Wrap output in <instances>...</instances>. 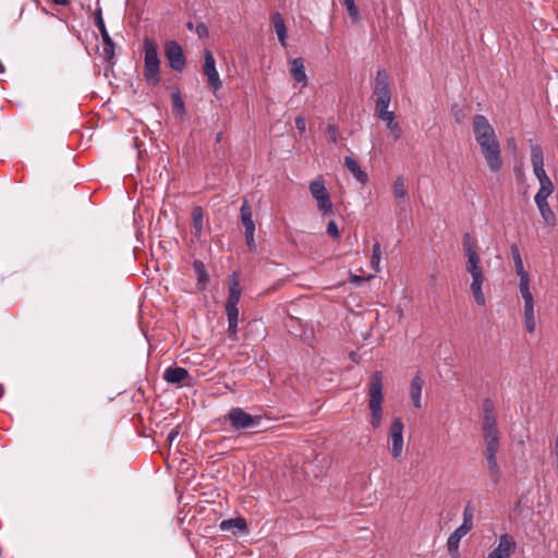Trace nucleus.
Here are the masks:
<instances>
[{
    "mask_svg": "<svg viewBox=\"0 0 558 558\" xmlns=\"http://www.w3.org/2000/svg\"><path fill=\"white\" fill-rule=\"evenodd\" d=\"M472 129L480 151L488 169L497 173L502 169L504 160L499 140L488 119L482 114H475L472 119Z\"/></svg>",
    "mask_w": 558,
    "mask_h": 558,
    "instance_id": "1",
    "label": "nucleus"
},
{
    "mask_svg": "<svg viewBox=\"0 0 558 558\" xmlns=\"http://www.w3.org/2000/svg\"><path fill=\"white\" fill-rule=\"evenodd\" d=\"M463 252L466 258L465 270L471 276V292L475 303L478 306H485L486 298L483 292L485 275L481 263V256L477 252V241L470 233H465L462 238Z\"/></svg>",
    "mask_w": 558,
    "mask_h": 558,
    "instance_id": "2",
    "label": "nucleus"
},
{
    "mask_svg": "<svg viewBox=\"0 0 558 558\" xmlns=\"http://www.w3.org/2000/svg\"><path fill=\"white\" fill-rule=\"evenodd\" d=\"M381 372H375L368 387V409L371 412L369 424L374 429L378 428L383 422V402H384V383Z\"/></svg>",
    "mask_w": 558,
    "mask_h": 558,
    "instance_id": "3",
    "label": "nucleus"
},
{
    "mask_svg": "<svg viewBox=\"0 0 558 558\" xmlns=\"http://www.w3.org/2000/svg\"><path fill=\"white\" fill-rule=\"evenodd\" d=\"M145 81L153 86L160 83V59L158 56V46L153 38L146 37L143 41Z\"/></svg>",
    "mask_w": 558,
    "mask_h": 558,
    "instance_id": "4",
    "label": "nucleus"
},
{
    "mask_svg": "<svg viewBox=\"0 0 558 558\" xmlns=\"http://www.w3.org/2000/svg\"><path fill=\"white\" fill-rule=\"evenodd\" d=\"M483 437L485 441V450H499L497 416L493 404L489 401L484 403Z\"/></svg>",
    "mask_w": 558,
    "mask_h": 558,
    "instance_id": "5",
    "label": "nucleus"
},
{
    "mask_svg": "<svg viewBox=\"0 0 558 558\" xmlns=\"http://www.w3.org/2000/svg\"><path fill=\"white\" fill-rule=\"evenodd\" d=\"M375 112L388 109L391 102L389 75L386 70H378L374 83Z\"/></svg>",
    "mask_w": 558,
    "mask_h": 558,
    "instance_id": "6",
    "label": "nucleus"
},
{
    "mask_svg": "<svg viewBox=\"0 0 558 558\" xmlns=\"http://www.w3.org/2000/svg\"><path fill=\"white\" fill-rule=\"evenodd\" d=\"M308 190L312 197L316 202L317 209L323 215H330L333 213L331 197L322 177L311 181L308 184Z\"/></svg>",
    "mask_w": 558,
    "mask_h": 558,
    "instance_id": "7",
    "label": "nucleus"
},
{
    "mask_svg": "<svg viewBox=\"0 0 558 558\" xmlns=\"http://www.w3.org/2000/svg\"><path fill=\"white\" fill-rule=\"evenodd\" d=\"M515 549L517 543L514 537L505 533L496 539L485 558H511Z\"/></svg>",
    "mask_w": 558,
    "mask_h": 558,
    "instance_id": "8",
    "label": "nucleus"
},
{
    "mask_svg": "<svg viewBox=\"0 0 558 558\" xmlns=\"http://www.w3.org/2000/svg\"><path fill=\"white\" fill-rule=\"evenodd\" d=\"M403 430L404 425L402 421L400 418H395L388 433L389 450L393 459H399L403 452Z\"/></svg>",
    "mask_w": 558,
    "mask_h": 558,
    "instance_id": "9",
    "label": "nucleus"
},
{
    "mask_svg": "<svg viewBox=\"0 0 558 558\" xmlns=\"http://www.w3.org/2000/svg\"><path fill=\"white\" fill-rule=\"evenodd\" d=\"M163 49L169 66L173 71L182 72L186 65V59L181 45L175 40H167Z\"/></svg>",
    "mask_w": 558,
    "mask_h": 558,
    "instance_id": "10",
    "label": "nucleus"
},
{
    "mask_svg": "<svg viewBox=\"0 0 558 558\" xmlns=\"http://www.w3.org/2000/svg\"><path fill=\"white\" fill-rule=\"evenodd\" d=\"M242 294L240 275L233 272L228 278V298L226 302V314H239L238 304Z\"/></svg>",
    "mask_w": 558,
    "mask_h": 558,
    "instance_id": "11",
    "label": "nucleus"
},
{
    "mask_svg": "<svg viewBox=\"0 0 558 558\" xmlns=\"http://www.w3.org/2000/svg\"><path fill=\"white\" fill-rule=\"evenodd\" d=\"M204 75L207 78V83L214 93H217L221 88V81L219 73L216 69V60L210 50L204 51Z\"/></svg>",
    "mask_w": 558,
    "mask_h": 558,
    "instance_id": "12",
    "label": "nucleus"
},
{
    "mask_svg": "<svg viewBox=\"0 0 558 558\" xmlns=\"http://www.w3.org/2000/svg\"><path fill=\"white\" fill-rule=\"evenodd\" d=\"M228 420L235 429L255 427L259 423L258 416H252L241 408H232L228 412Z\"/></svg>",
    "mask_w": 558,
    "mask_h": 558,
    "instance_id": "13",
    "label": "nucleus"
},
{
    "mask_svg": "<svg viewBox=\"0 0 558 558\" xmlns=\"http://www.w3.org/2000/svg\"><path fill=\"white\" fill-rule=\"evenodd\" d=\"M96 26L99 29V33L101 35L105 58L109 61L114 56V43L111 39V37L106 28V25H105L102 15H101V10H98L96 13Z\"/></svg>",
    "mask_w": 558,
    "mask_h": 558,
    "instance_id": "14",
    "label": "nucleus"
},
{
    "mask_svg": "<svg viewBox=\"0 0 558 558\" xmlns=\"http://www.w3.org/2000/svg\"><path fill=\"white\" fill-rule=\"evenodd\" d=\"M523 299V316H524V326L526 331L533 333L536 329V316L534 310V298L533 294L521 295Z\"/></svg>",
    "mask_w": 558,
    "mask_h": 558,
    "instance_id": "15",
    "label": "nucleus"
},
{
    "mask_svg": "<svg viewBox=\"0 0 558 558\" xmlns=\"http://www.w3.org/2000/svg\"><path fill=\"white\" fill-rule=\"evenodd\" d=\"M470 531L471 530L466 525H460L449 535L447 539V549L452 558H458L460 542Z\"/></svg>",
    "mask_w": 558,
    "mask_h": 558,
    "instance_id": "16",
    "label": "nucleus"
},
{
    "mask_svg": "<svg viewBox=\"0 0 558 558\" xmlns=\"http://www.w3.org/2000/svg\"><path fill=\"white\" fill-rule=\"evenodd\" d=\"M376 117L386 123L387 129L390 131L395 140L400 138L401 136V128L398 122H396V114L393 111L389 109H384L375 112Z\"/></svg>",
    "mask_w": 558,
    "mask_h": 558,
    "instance_id": "17",
    "label": "nucleus"
},
{
    "mask_svg": "<svg viewBox=\"0 0 558 558\" xmlns=\"http://www.w3.org/2000/svg\"><path fill=\"white\" fill-rule=\"evenodd\" d=\"M424 379L420 372H417L411 380L409 395L413 405L416 409L422 408V390L424 386Z\"/></svg>",
    "mask_w": 558,
    "mask_h": 558,
    "instance_id": "18",
    "label": "nucleus"
},
{
    "mask_svg": "<svg viewBox=\"0 0 558 558\" xmlns=\"http://www.w3.org/2000/svg\"><path fill=\"white\" fill-rule=\"evenodd\" d=\"M219 529L223 532L230 531L233 534H245L248 531L246 520L241 517L221 521Z\"/></svg>",
    "mask_w": 558,
    "mask_h": 558,
    "instance_id": "19",
    "label": "nucleus"
},
{
    "mask_svg": "<svg viewBox=\"0 0 558 558\" xmlns=\"http://www.w3.org/2000/svg\"><path fill=\"white\" fill-rule=\"evenodd\" d=\"M187 378H190V374L184 367H168L163 372V379L169 384H183Z\"/></svg>",
    "mask_w": 558,
    "mask_h": 558,
    "instance_id": "20",
    "label": "nucleus"
},
{
    "mask_svg": "<svg viewBox=\"0 0 558 558\" xmlns=\"http://www.w3.org/2000/svg\"><path fill=\"white\" fill-rule=\"evenodd\" d=\"M271 23L274 25L276 35L278 37L279 43L282 47L287 46L288 32L286 27V23L283 16L279 12H274L270 15Z\"/></svg>",
    "mask_w": 558,
    "mask_h": 558,
    "instance_id": "21",
    "label": "nucleus"
},
{
    "mask_svg": "<svg viewBox=\"0 0 558 558\" xmlns=\"http://www.w3.org/2000/svg\"><path fill=\"white\" fill-rule=\"evenodd\" d=\"M193 269L196 275V288L198 291H205L207 288V284L209 282V276L206 269L205 264L199 260L195 259L193 262Z\"/></svg>",
    "mask_w": 558,
    "mask_h": 558,
    "instance_id": "22",
    "label": "nucleus"
},
{
    "mask_svg": "<svg viewBox=\"0 0 558 558\" xmlns=\"http://www.w3.org/2000/svg\"><path fill=\"white\" fill-rule=\"evenodd\" d=\"M291 75L294 81L300 83L303 87L307 85V75L305 73L304 60L302 58H294L291 60Z\"/></svg>",
    "mask_w": 558,
    "mask_h": 558,
    "instance_id": "23",
    "label": "nucleus"
},
{
    "mask_svg": "<svg viewBox=\"0 0 558 558\" xmlns=\"http://www.w3.org/2000/svg\"><path fill=\"white\" fill-rule=\"evenodd\" d=\"M344 166L361 184H365L368 181L367 173L360 167L354 158L345 156Z\"/></svg>",
    "mask_w": 558,
    "mask_h": 558,
    "instance_id": "24",
    "label": "nucleus"
},
{
    "mask_svg": "<svg viewBox=\"0 0 558 558\" xmlns=\"http://www.w3.org/2000/svg\"><path fill=\"white\" fill-rule=\"evenodd\" d=\"M192 225L194 230V235L196 238H201L204 232L205 221H204V211L203 208L197 206L192 210Z\"/></svg>",
    "mask_w": 558,
    "mask_h": 558,
    "instance_id": "25",
    "label": "nucleus"
},
{
    "mask_svg": "<svg viewBox=\"0 0 558 558\" xmlns=\"http://www.w3.org/2000/svg\"><path fill=\"white\" fill-rule=\"evenodd\" d=\"M497 452L498 450H485L487 466L494 482H498L500 476V470L496 457Z\"/></svg>",
    "mask_w": 558,
    "mask_h": 558,
    "instance_id": "26",
    "label": "nucleus"
},
{
    "mask_svg": "<svg viewBox=\"0 0 558 558\" xmlns=\"http://www.w3.org/2000/svg\"><path fill=\"white\" fill-rule=\"evenodd\" d=\"M554 191L550 179L539 182V189L534 197L535 203L547 202V198Z\"/></svg>",
    "mask_w": 558,
    "mask_h": 558,
    "instance_id": "27",
    "label": "nucleus"
},
{
    "mask_svg": "<svg viewBox=\"0 0 558 558\" xmlns=\"http://www.w3.org/2000/svg\"><path fill=\"white\" fill-rule=\"evenodd\" d=\"M241 221L245 229V233L251 234L252 231H255V223L252 218V213L246 203L241 207Z\"/></svg>",
    "mask_w": 558,
    "mask_h": 558,
    "instance_id": "28",
    "label": "nucleus"
},
{
    "mask_svg": "<svg viewBox=\"0 0 558 558\" xmlns=\"http://www.w3.org/2000/svg\"><path fill=\"white\" fill-rule=\"evenodd\" d=\"M510 251H511V255H512V259H513V264H514L515 274L518 276L527 274V271L524 269L523 259L521 257L520 250H519L518 245L512 244L510 246Z\"/></svg>",
    "mask_w": 558,
    "mask_h": 558,
    "instance_id": "29",
    "label": "nucleus"
},
{
    "mask_svg": "<svg viewBox=\"0 0 558 558\" xmlns=\"http://www.w3.org/2000/svg\"><path fill=\"white\" fill-rule=\"evenodd\" d=\"M392 192L396 198L403 199L408 196V187L403 177H398L392 183Z\"/></svg>",
    "mask_w": 558,
    "mask_h": 558,
    "instance_id": "30",
    "label": "nucleus"
},
{
    "mask_svg": "<svg viewBox=\"0 0 558 558\" xmlns=\"http://www.w3.org/2000/svg\"><path fill=\"white\" fill-rule=\"evenodd\" d=\"M536 205H537V208H538V210H539L544 221L548 226H554L555 221H556V218H555V214L550 209L548 203L547 202H541V203H536Z\"/></svg>",
    "mask_w": 558,
    "mask_h": 558,
    "instance_id": "31",
    "label": "nucleus"
},
{
    "mask_svg": "<svg viewBox=\"0 0 558 558\" xmlns=\"http://www.w3.org/2000/svg\"><path fill=\"white\" fill-rule=\"evenodd\" d=\"M228 318V336L231 340L238 339V324H239V314H227Z\"/></svg>",
    "mask_w": 558,
    "mask_h": 558,
    "instance_id": "32",
    "label": "nucleus"
},
{
    "mask_svg": "<svg viewBox=\"0 0 558 558\" xmlns=\"http://www.w3.org/2000/svg\"><path fill=\"white\" fill-rule=\"evenodd\" d=\"M380 260H381V246L378 242L373 245L372 256H371V267L374 272L380 271Z\"/></svg>",
    "mask_w": 558,
    "mask_h": 558,
    "instance_id": "33",
    "label": "nucleus"
},
{
    "mask_svg": "<svg viewBox=\"0 0 558 558\" xmlns=\"http://www.w3.org/2000/svg\"><path fill=\"white\" fill-rule=\"evenodd\" d=\"M531 162L532 167H544V154L539 145L531 146Z\"/></svg>",
    "mask_w": 558,
    "mask_h": 558,
    "instance_id": "34",
    "label": "nucleus"
},
{
    "mask_svg": "<svg viewBox=\"0 0 558 558\" xmlns=\"http://www.w3.org/2000/svg\"><path fill=\"white\" fill-rule=\"evenodd\" d=\"M474 513H475V508L474 506L471 504V502H468L463 509V522L461 525L463 526H468L470 530L473 529L474 526Z\"/></svg>",
    "mask_w": 558,
    "mask_h": 558,
    "instance_id": "35",
    "label": "nucleus"
},
{
    "mask_svg": "<svg viewBox=\"0 0 558 558\" xmlns=\"http://www.w3.org/2000/svg\"><path fill=\"white\" fill-rule=\"evenodd\" d=\"M172 111L178 116H182L185 111L184 101L179 93L172 95Z\"/></svg>",
    "mask_w": 558,
    "mask_h": 558,
    "instance_id": "36",
    "label": "nucleus"
},
{
    "mask_svg": "<svg viewBox=\"0 0 558 558\" xmlns=\"http://www.w3.org/2000/svg\"><path fill=\"white\" fill-rule=\"evenodd\" d=\"M520 281H519V290H520V294L521 295H527V294H531V289H530V275L529 272L527 274H524V275H519L518 276Z\"/></svg>",
    "mask_w": 558,
    "mask_h": 558,
    "instance_id": "37",
    "label": "nucleus"
},
{
    "mask_svg": "<svg viewBox=\"0 0 558 558\" xmlns=\"http://www.w3.org/2000/svg\"><path fill=\"white\" fill-rule=\"evenodd\" d=\"M326 132H327V136H328L329 141L331 143L336 144L339 140V130H338L337 125L328 124Z\"/></svg>",
    "mask_w": 558,
    "mask_h": 558,
    "instance_id": "38",
    "label": "nucleus"
},
{
    "mask_svg": "<svg viewBox=\"0 0 558 558\" xmlns=\"http://www.w3.org/2000/svg\"><path fill=\"white\" fill-rule=\"evenodd\" d=\"M345 9L348 11L349 16L352 19L353 22H356L360 20V10L355 3L352 5H349Z\"/></svg>",
    "mask_w": 558,
    "mask_h": 558,
    "instance_id": "39",
    "label": "nucleus"
},
{
    "mask_svg": "<svg viewBox=\"0 0 558 558\" xmlns=\"http://www.w3.org/2000/svg\"><path fill=\"white\" fill-rule=\"evenodd\" d=\"M533 172H534L535 177L537 178L538 182L549 179L544 167H535V168H533Z\"/></svg>",
    "mask_w": 558,
    "mask_h": 558,
    "instance_id": "40",
    "label": "nucleus"
},
{
    "mask_svg": "<svg viewBox=\"0 0 558 558\" xmlns=\"http://www.w3.org/2000/svg\"><path fill=\"white\" fill-rule=\"evenodd\" d=\"M327 233L335 239H337L339 236V229H338L337 223L333 220L328 222Z\"/></svg>",
    "mask_w": 558,
    "mask_h": 558,
    "instance_id": "41",
    "label": "nucleus"
},
{
    "mask_svg": "<svg viewBox=\"0 0 558 558\" xmlns=\"http://www.w3.org/2000/svg\"><path fill=\"white\" fill-rule=\"evenodd\" d=\"M295 126L301 133H303L306 130V120L302 116H298L295 118Z\"/></svg>",
    "mask_w": 558,
    "mask_h": 558,
    "instance_id": "42",
    "label": "nucleus"
},
{
    "mask_svg": "<svg viewBox=\"0 0 558 558\" xmlns=\"http://www.w3.org/2000/svg\"><path fill=\"white\" fill-rule=\"evenodd\" d=\"M372 278H374V275H368L366 277H362L359 275H351V282L359 284L365 280H371Z\"/></svg>",
    "mask_w": 558,
    "mask_h": 558,
    "instance_id": "43",
    "label": "nucleus"
},
{
    "mask_svg": "<svg viewBox=\"0 0 558 558\" xmlns=\"http://www.w3.org/2000/svg\"><path fill=\"white\" fill-rule=\"evenodd\" d=\"M254 233H255V231H252L251 234L245 233L246 243L251 251H253L255 248Z\"/></svg>",
    "mask_w": 558,
    "mask_h": 558,
    "instance_id": "44",
    "label": "nucleus"
},
{
    "mask_svg": "<svg viewBox=\"0 0 558 558\" xmlns=\"http://www.w3.org/2000/svg\"><path fill=\"white\" fill-rule=\"evenodd\" d=\"M178 436V432L177 430H171L168 435V440L171 442L175 439V437Z\"/></svg>",
    "mask_w": 558,
    "mask_h": 558,
    "instance_id": "45",
    "label": "nucleus"
},
{
    "mask_svg": "<svg viewBox=\"0 0 558 558\" xmlns=\"http://www.w3.org/2000/svg\"><path fill=\"white\" fill-rule=\"evenodd\" d=\"M52 2L57 5H66L69 0H52Z\"/></svg>",
    "mask_w": 558,
    "mask_h": 558,
    "instance_id": "46",
    "label": "nucleus"
},
{
    "mask_svg": "<svg viewBox=\"0 0 558 558\" xmlns=\"http://www.w3.org/2000/svg\"><path fill=\"white\" fill-rule=\"evenodd\" d=\"M342 1H343V4L345 5V8L355 3L354 0H342Z\"/></svg>",
    "mask_w": 558,
    "mask_h": 558,
    "instance_id": "47",
    "label": "nucleus"
},
{
    "mask_svg": "<svg viewBox=\"0 0 558 558\" xmlns=\"http://www.w3.org/2000/svg\"><path fill=\"white\" fill-rule=\"evenodd\" d=\"M220 137H221V134L219 133V134L217 135V141H220Z\"/></svg>",
    "mask_w": 558,
    "mask_h": 558,
    "instance_id": "48",
    "label": "nucleus"
},
{
    "mask_svg": "<svg viewBox=\"0 0 558 558\" xmlns=\"http://www.w3.org/2000/svg\"><path fill=\"white\" fill-rule=\"evenodd\" d=\"M556 454H557V469H558V452H556Z\"/></svg>",
    "mask_w": 558,
    "mask_h": 558,
    "instance_id": "49",
    "label": "nucleus"
}]
</instances>
